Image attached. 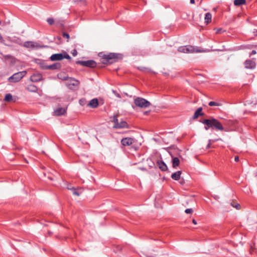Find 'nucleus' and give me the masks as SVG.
<instances>
[{
  "instance_id": "f257e3e1",
  "label": "nucleus",
  "mask_w": 257,
  "mask_h": 257,
  "mask_svg": "<svg viewBox=\"0 0 257 257\" xmlns=\"http://www.w3.org/2000/svg\"><path fill=\"white\" fill-rule=\"evenodd\" d=\"M201 122L205 124L204 128L206 131L209 128L220 131H224V127L221 123L213 117L203 119Z\"/></svg>"
},
{
  "instance_id": "f03ea898",
  "label": "nucleus",
  "mask_w": 257,
  "mask_h": 257,
  "mask_svg": "<svg viewBox=\"0 0 257 257\" xmlns=\"http://www.w3.org/2000/svg\"><path fill=\"white\" fill-rule=\"evenodd\" d=\"M122 58L121 55L117 53H109L104 55L101 59V62L103 64H111Z\"/></svg>"
},
{
  "instance_id": "7ed1b4c3",
  "label": "nucleus",
  "mask_w": 257,
  "mask_h": 257,
  "mask_svg": "<svg viewBox=\"0 0 257 257\" xmlns=\"http://www.w3.org/2000/svg\"><path fill=\"white\" fill-rule=\"evenodd\" d=\"M134 104L136 106L140 108H146L151 105V103L145 98L138 97L134 100Z\"/></svg>"
},
{
  "instance_id": "20e7f679",
  "label": "nucleus",
  "mask_w": 257,
  "mask_h": 257,
  "mask_svg": "<svg viewBox=\"0 0 257 257\" xmlns=\"http://www.w3.org/2000/svg\"><path fill=\"white\" fill-rule=\"evenodd\" d=\"M27 74L26 71L15 73L9 78L10 82L16 83L20 81Z\"/></svg>"
},
{
  "instance_id": "39448f33",
  "label": "nucleus",
  "mask_w": 257,
  "mask_h": 257,
  "mask_svg": "<svg viewBox=\"0 0 257 257\" xmlns=\"http://www.w3.org/2000/svg\"><path fill=\"white\" fill-rule=\"evenodd\" d=\"M178 50L180 52L184 53L202 52L201 51L198 50L197 48H195L190 45L181 46L178 48Z\"/></svg>"
},
{
  "instance_id": "423d86ee",
  "label": "nucleus",
  "mask_w": 257,
  "mask_h": 257,
  "mask_svg": "<svg viewBox=\"0 0 257 257\" xmlns=\"http://www.w3.org/2000/svg\"><path fill=\"white\" fill-rule=\"evenodd\" d=\"M67 59L68 60H71V57L66 53L64 52V53H57L54 54L51 56L50 60L51 61H60L63 59Z\"/></svg>"
},
{
  "instance_id": "0eeeda50",
  "label": "nucleus",
  "mask_w": 257,
  "mask_h": 257,
  "mask_svg": "<svg viewBox=\"0 0 257 257\" xmlns=\"http://www.w3.org/2000/svg\"><path fill=\"white\" fill-rule=\"evenodd\" d=\"M76 63L90 68H94L96 66V62L92 60H89L87 61H78L76 62Z\"/></svg>"
},
{
  "instance_id": "6e6552de",
  "label": "nucleus",
  "mask_w": 257,
  "mask_h": 257,
  "mask_svg": "<svg viewBox=\"0 0 257 257\" xmlns=\"http://www.w3.org/2000/svg\"><path fill=\"white\" fill-rule=\"evenodd\" d=\"M61 67V64L57 62L52 65L44 66L42 68L43 69L55 70L60 69Z\"/></svg>"
},
{
  "instance_id": "1a4fd4ad",
  "label": "nucleus",
  "mask_w": 257,
  "mask_h": 257,
  "mask_svg": "<svg viewBox=\"0 0 257 257\" xmlns=\"http://www.w3.org/2000/svg\"><path fill=\"white\" fill-rule=\"evenodd\" d=\"M244 67L246 69H253L255 68L256 64L255 62L251 60H246L244 62Z\"/></svg>"
},
{
  "instance_id": "9d476101",
  "label": "nucleus",
  "mask_w": 257,
  "mask_h": 257,
  "mask_svg": "<svg viewBox=\"0 0 257 257\" xmlns=\"http://www.w3.org/2000/svg\"><path fill=\"white\" fill-rule=\"evenodd\" d=\"M43 77L40 73H34L30 78L31 81L34 82H37L42 80Z\"/></svg>"
},
{
  "instance_id": "9b49d317",
  "label": "nucleus",
  "mask_w": 257,
  "mask_h": 257,
  "mask_svg": "<svg viewBox=\"0 0 257 257\" xmlns=\"http://www.w3.org/2000/svg\"><path fill=\"white\" fill-rule=\"evenodd\" d=\"M79 84V82L78 80L73 78H70L68 79V82L67 85L69 88H72L71 86H78Z\"/></svg>"
},
{
  "instance_id": "f8f14e48",
  "label": "nucleus",
  "mask_w": 257,
  "mask_h": 257,
  "mask_svg": "<svg viewBox=\"0 0 257 257\" xmlns=\"http://www.w3.org/2000/svg\"><path fill=\"white\" fill-rule=\"evenodd\" d=\"M134 143V139L132 138H123L121 141V144L124 146H129Z\"/></svg>"
},
{
  "instance_id": "ddd939ff",
  "label": "nucleus",
  "mask_w": 257,
  "mask_h": 257,
  "mask_svg": "<svg viewBox=\"0 0 257 257\" xmlns=\"http://www.w3.org/2000/svg\"><path fill=\"white\" fill-rule=\"evenodd\" d=\"M157 165L159 169L162 171H168V167L166 164L162 161L159 160L157 162Z\"/></svg>"
},
{
  "instance_id": "4468645a",
  "label": "nucleus",
  "mask_w": 257,
  "mask_h": 257,
  "mask_svg": "<svg viewBox=\"0 0 257 257\" xmlns=\"http://www.w3.org/2000/svg\"><path fill=\"white\" fill-rule=\"evenodd\" d=\"M87 105L91 108H96L98 105V101L97 98H93L91 99Z\"/></svg>"
},
{
  "instance_id": "2eb2a0df",
  "label": "nucleus",
  "mask_w": 257,
  "mask_h": 257,
  "mask_svg": "<svg viewBox=\"0 0 257 257\" xmlns=\"http://www.w3.org/2000/svg\"><path fill=\"white\" fill-rule=\"evenodd\" d=\"M19 45L23 46L24 47L27 48H33L37 46L35 45V43L34 42L32 41H27L25 42L23 45L21 44H19Z\"/></svg>"
},
{
  "instance_id": "dca6fc26",
  "label": "nucleus",
  "mask_w": 257,
  "mask_h": 257,
  "mask_svg": "<svg viewBox=\"0 0 257 257\" xmlns=\"http://www.w3.org/2000/svg\"><path fill=\"white\" fill-rule=\"evenodd\" d=\"M202 107L198 108L196 111L195 112L193 118L194 119L197 118L199 116H201L203 115V113L202 112Z\"/></svg>"
},
{
  "instance_id": "f3484780",
  "label": "nucleus",
  "mask_w": 257,
  "mask_h": 257,
  "mask_svg": "<svg viewBox=\"0 0 257 257\" xmlns=\"http://www.w3.org/2000/svg\"><path fill=\"white\" fill-rule=\"evenodd\" d=\"M113 127L115 128H127V124L125 121L121 120L118 122L117 126H113Z\"/></svg>"
},
{
  "instance_id": "a211bd4d",
  "label": "nucleus",
  "mask_w": 257,
  "mask_h": 257,
  "mask_svg": "<svg viewBox=\"0 0 257 257\" xmlns=\"http://www.w3.org/2000/svg\"><path fill=\"white\" fill-rule=\"evenodd\" d=\"M182 174V172L181 171H177L174 173H173L171 175V178L175 180H179L180 178V176Z\"/></svg>"
},
{
  "instance_id": "6ab92c4d",
  "label": "nucleus",
  "mask_w": 257,
  "mask_h": 257,
  "mask_svg": "<svg viewBox=\"0 0 257 257\" xmlns=\"http://www.w3.org/2000/svg\"><path fill=\"white\" fill-rule=\"evenodd\" d=\"M26 89L28 91L33 92H36L38 90V88L36 86L33 85V84H29L28 85Z\"/></svg>"
},
{
  "instance_id": "aec40b11",
  "label": "nucleus",
  "mask_w": 257,
  "mask_h": 257,
  "mask_svg": "<svg viewBox=\"0 0 257 257\" xmlns=\"http://www.w3.org/2000/svg\"><path fill=\"white\" fill-rule=\"evenodd\" d=\"M66 112L65 108L61 107L55 110V113L57 116H60L64 114Z\"/></svg>"
},
{
  "instance_id": "412c9836",
  "label": "nucleus",
  "mask_w": 257,
  "mask_h": 257,
  "mask_svg": "<svg viewBox=\"0 0 257 257\" xmlns=\"http://www.w3.org/2000/svg\"><path fill=\"white\" fill-rule=\"evenodd\" d=\"M180 164V160L177 157H173L172 159V167L176 168Z\"/></svg>"
},
{
  "instance_id": "4be33fe9",
  "label": "nucleus",
  "mask_w": 257,
  "mask_h": 257,
  "mask_svg": "<svg viewBox=\"0 0 257 257\" xmlns=\"http://www.w3.org/2000/svg\"><path fill=\"white\" fill-rule=\"evenodd\" d=\"M212 19V15L210 13H207L205 16V23L208 24L211 22Z\"/></svg>"
},
{
  "instance_id": "5701e85b",
  "label": "nucleus",
  "mask_w": 257,
  "mask_h": 257,
  "mask_svg": "<svg viewBox=\"0 0 257 257\" xmlns=\"http://www.w3.org/2000/svg\"><path fill=\"white\" fill-rule=\"evenodd\" d=\"M246 3L245 0H234V5L236 6H239L245 4Z\"/></svg>"
},
{
  "instance_id": "b1692460",
  "label": "nucleus",
  "mask_w": 257,
  "mask_h": 257,
  "mask_svg": "<svg viewBox=\"0 0 257 257\" xmlns=\"http://www.w3.org/2000/svg\"><path fill=\"white\" fill-rule=\"evenodd\" d=\"M4 100L7 102H10L12 101L13 100V96L12 94L10 93L7 94L5 96Z\"/></svg>"
},
{
  "instance_id": "393cba45",
  "label": "nucleus",
  "mask_w": 257,
  "mask_h": 257,
  "mask_svg": "<svg viewBox=\"0 0 257 257\" xmlns=\"http://www.w3.org/2000/svg\"><path fill=\"white\" fill-rule=\"evenodd\" d=\"M113 122L114 123V126H117L118 124V120L117 119V115H114L113 118Z\"/></svg>"
},
{
  "instance_id": "a878e982",
  "label": "nucleus",
  "mask_w": 257,
  "mask_h": 257,
  "mask_svg": "<svg viewBox=\"0 0 257 257\" xmlns=\"http://www.w3.org/2000/svg\"><path fill=\"white\" fill-rule=\"evenodd\" d=\"M138 69L143 72H150L151 71V70L149 68L144 67H138Z\"/></svg>"
},
{
  "instance_id": "bb28decb",
  "label": "nucleus",
  "mask_w": 257,
  "mask_h": 257,
  "mask_svg": "<svg viewBox=\"0 0 257 257\" xmlns=\"http://www.w3.org/2000/svg\"><path fill=\"white\" fill-rule=\"evenodd\" d=\"M208 104L210 106H220V105H221L220 103H217V102H214V101H210V102H209Z\"/></svg>"
},
{
  "instance_id": "cd10ccee",
  "label": "nucleus",
  "mask_w": 257,
  "mask_h": 257,
  "mask_svg": "<svg viewBox=\"0 0 257 257\" xmlns=\"http://www.w3.org/2000/svg\"><path fill=\"white\" fill-rule=\"evenodd\" d=\"M68 189L72 190V193H73V195H76V196H79L80 195L79 192L77 191H76L75 189H74L73 188H69V187H68Z\"/></svg>"
},
{
  "instance_id": "c85d7f7f",
  "label": "nucleus",
  "mask_w": 257,
  "mask_h": 257,
  "mask_svg": "<svg viewBox=\"0 0 257 257\" xmlns=\"http://www.w3.org/2000/svg\"><path fill=\"white\" fill-rule=\"evenodd\" d=\"M47 22L50 25H52L54 24V19L51 18H48L47 20Z\"/></svg>"
},
{
  "instance_id": "c756f323",
  "label": "nucleus",
  "mask_w": 257,
  "mask_h": 257,
  "mask_svg": "<svg viewBox=\"0 0 257 257\" xmlns=\"http://www.w3.org/2000/svg\"><path fill=\"white\" fill-rule=\"evenodd\" d=\"M62 36L63 38H66L67 39V41H68L69 38H70V36L69 35V34L66 32H63L62 33Z\"/></svg>"
},
{
  "instance_id": "7c9ffc66",
  "label": "nucleus",
  "mask_w": 257,
  "mask_h": 257,
  "mask_svg": "<svg viewBox=\"0 0 257 257\" xmlns=\"http://www.w3.org/2000/svg\"><path fill=\"white\" fill-rule=\"evenodd\" d=\"M231 205L232 206H233V207L235 208L236 209H238L240 207V205L238 203H236L235 204V203L234 202H232L231 203Z\"/></svg>"
},
{
  "instance_id": "2f4dec72",
  "label": "nucleus",
  "mask_w": 257,
  "mask_h": 257,
  "mask_svg": "<svg viewBox=\"0 0 257 257\" xmlns=\"http://www.w3.org/2000/svg\"><path fill=\"white\" fill-rule=\"evenodd\" d=\"M214 142V141H212L211 140H209L208 144H207V145L206 146V149H209L211 147L212 143H213Z\"/></svg>"
},
{
  "instance_id": "473e14b6",
  "label": "nucleus",
  "mask_w": 257,
  "mask_h": 257,
  "mask_svg": "<svg viewBox=\"0 0 257 257\" xmlns=\"http://www.w3.org/2000/svg\"><path fill=\"white\" fill-rule=\"evenodd\" d=\"M185 213L188 214V213H191L193 212V209L191 208H188L186 209L185 211Z\"/></svg>"
},
{
  "instance_id": "72a5a7b5",
  "label": "nucleus",
  "mask_w": 257,
  "mask_h": 257,
  "mask_svg": "<svg viewBox=\"0 0 257 257\" xmlns=\"http://www.w3.org/2000/svg\"><path fill=\"white\" fill-rule=\"evenodd\" d=\"M71 54L73 56H76L77 55V51L76 49H74L72 51Z\"/></svg>"
},
{
  "instance_id": "f704fd0d",
  "label": "nucleus",
  "mask_w": 257,
  "mask_h": 257,
  "mask_svg": "<svg viewBox=\"0 0 257 257\" xmlns=\"http://www.w3.org/2000/svg\"><path fill=\"white\" fill-rule=\"evenodd\" d=\"M56 25L57 26H61V27H62L63 26V23L62 22H56Z\"/></svg>"
},
{
  "instance_id": "c9c22d12",
  "label": "nucleus",
  "mask_w": 257,
  "mask_h": 257,
  "mask_svg": "<svg viewBox=\"0 0 257 257\" xmlns=\"http://www.w3.org/2000/svg\"><path fill=\"white\" fill-rule=\"evenodd\" d=\"M85 100L84 99H81L79 100V103L81 105H84Z\"/></svg>"
},
{
  "instance_id": "e433bc0d",
  "label": "nucleus",
  "mask_w": 257,
  "mask_h": 257,
  "mask_svg": "<svg viewBox=\"0 0 257 257\" xmlns=\"http://www.w3.org/2000/svg\"><path fill=\"white\" fill-rule=\"evenodd\" d=\"M221 31H222V29H217L216 31V33L217 34H220L221 33Z\"/></svg>"
},
{
  "instance_id": "4c0bfd02",
  "label": "nucleus",
  "mask_w": 257,
  "mask_h": 257,
  "mask_svg": "<svg viewBox=\"0 0 257 257\" xmlns=\"http://www.w3.org/2000/svg\"><path fill=\"white\" fill-rule=\"evenodd\" d=\"M256 53V52L255 50H252L250 54V56L252 55H255Z\"/></svg>"
},
{
  "instance_id": "58836bf2",
  "label": "nucleus",
  "mask_w": 257,
  "mask_h": 257,
  "mask_svg": "<svg viewBox=\"0 0 257 257\" xmlns=\"http://www.w3.org/2000/svg\"><path fill=\"white\" fill-rule=\"evenodd\" d=\"M234 161L235 162H238L239 161V157L238 156H235L234 158Z\"/></svg>"
},
{
  "instance_id": "ea45409f",
  "label": "nucleus",
  "mask_w": 257,
  "mask_h": 257,
  "mask_svg": "<svg viewBox=\"0 0 257 257\" xmlns=\"http://www.w3.org/2000/svg\"><path fill=\"white\" fill-rule=\"evenodd\" d=\"M253 33L255 36H257V30H254Z\"/></svg>"
},
{
  "instance_id": "a19ab883",
  "label": "nucleus",
  "mask_w": 257,
  "mask_h": 257,
  "mask_svg": "<svg viewBox=\"0 0 257 257\" xmlns=\"http://www.w3.org/2000/svg\"><path fill=\"white\" fill-rule=\"evenodd\" d=\"M0 41H1V42H2L3 41H4V40L3 39V37L1 35V34H0Z\"/></svg>"
},
{
  "instance_id": "79ce46f5",
  "label": "nucleus",
  "mask_w": 257,
  "mask_h": 257,
  "mask_svg": "<svg viewBox=\"0 0 257 257\" xmlns=\"http://www.w3.org/2000/svg\"><path fill=\"white\" fill-rule=\"evenodd\" d=\"M190 3L191 4H194L195 3V0H190Z\"/></svg>"
},
{
  "instance_id": "37998d69",
  "label": "nucleus",
  "mask_w": 257,
  "mask_h": 257,
  "mask_svg": "<svg viewBox=\"0 0 257 257\" xmlns=\"http://www.w3.org/2000/svg\"><path fill=\"white\" fill-rule=\"evenodd\" d=\"M192 222H193V224H197V222H196V221L195 219H193L192 220Z\"/></svg>"
},
{
  "instance_id": "c03bdc74",
  "label": "nucleus",
  "mask_w": 257,
  "mask_h": 257,
  "mask_svg": "<svg viewBox=\"0 0 257 257\" xmlns=\"http://www.w3.org/2000/svg\"><path fill=\"white\" fill-rule=\"evenodd\" d=\"M5 57L7 58H10L11 57V56L10 55H6L5 56Z\"/></svg>"
},
{
  "instance_id": "a18cd8bd",
  "label": "nucleus",
  "mask_w": 257,
  "mask_h": 257,
  "mask_svg": "<svg viewBox=\"0 0 257 257\" xmlns=\"http://www.w3.org/2000/svg\"><path fill=\"white\" fill-rule=\"evenodd\" d=\"M148 111H146V112H144V114H148Z\"/></svg>"
},
{
  "instance_id": "49530a36",
  "label": "nucleus",
  "mask_w": 257,
  "mask_h": 257,
  "mask_svg": "<svg viewBox=\"0 0 257 257\" xmlns=\"http://www.w3.org/2000/svg\"><path fill=\"white\" fill-rule=\"evenodd\" d=\"M181 184H183V182H181Z\"/></svg>"
},
{
  "instance_id": "de8ad7c7",
  "label": "nucleus",
  "mask_w": 257,
  "mask_h": 257,
  "mask_svg": "<svg viewBox=\"0 0 257 257\" xmlns=\"http://www.w3.org/2000/svg\"><path fill=\"white\" fill-rule=\"evenodd\" d=\"M1 24V21H0V25Z\"/></svg>"
}]
</instances>
